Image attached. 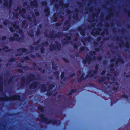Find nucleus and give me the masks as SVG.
Segmentation results:
<instances>
[{
	"mask_svg": "<svg viewBox=\"0 0 130 130\" xmlns=\"http://www.w3.org/2000/svg\"><path fill=\"white\" fill-rule=\"evenodd\" d=\"M91 57L89 55H87L85 59H83L82 60L83 63L85 65L87 64H90L91 63Z\"/></svg>",
	"mask_w": 130,
	"mask_h": 130,
	"instance_id": "7",
	"label": "nucleus"
},
{
	"mask_svg": "<svg viewBox=\"0 0 130 130\" xmlns=\"http://www.w3.org/2000/svg\"><path fill=\"white\" fill-rule=\"evenodd\" d=\"M47 1H43L42 2V6H47Z\"/></svg>",
	"mask_w": 130,
	"mask_h": 130,
	"instance_id": "40",
	"label": "nucleus"
},
{
	"mask_svg": "<svg viewBox=\"0 0 130 130\" xmlns=\"http://www.w3.org/2000/svg\"><path fill=\"white\" fill-rule=\"evenodd\" d=\"M54 31H53V30L52 31V32L50 34V35H49V36L48 35V33H44V35L45 37H47L50 38H51L50 37V35L51 34H52V33H53L52 35H53V36L54 35V34H55L54 33ZM55 38H54V37H53L51 38H52V39H55Z\"/></svg>",
	"mask_w": 130,
	"mask_h": 130,
	"instance_id": "29",
	"label": "nucleus"
},
{
	"mask_svg": "<svg viewBox=\"0 0 130 130\" xmlns=\"http://www.w3.org/2000/svg\"><path fill=\"white\" fill-rule=\"evenodd\" d=\"M125 45L126 46V47L127 48H129V47H130V45H129V43L128 42H127Z\"/></svg>",
	"mask_w": 130,
	"mask_h": 130,
	"instance_id": "64",
	"label": "nucleus"
},
{
	"mask_svg": "<svg viewBox=\"0 0 130 130\" xmlns=\"http://www.w3.org/2000/svg\"><path fill=\"white\" fill-rule=\"evenodd\" d=\"M37 10L36 9H34V11L35 12V15L36 16H39V13L38 11H37Z\"/></svg>",
	"mask_w": 130,
	"mask_h": 130,
	"instance_id": "43",
	"label": "nucleus"
},
{
	"mask_svg": "<svg viewBox=\"0 0 130 130\" xmlns=\"http://www.w3.org/2000/svg\"><path fill=\"white\" fill-rule=\"evenodd\" d=\"M39 84V82L37 81H34L29 86L30 89L33 90L36 89Z\"/></svg>",
	"mask_w": 130,
	"mask_h": 130,
	"instance_id": "8",
	"label": "nucleus"
},
{
	"mask_svg": "<svg viewBox=\"0 0 130 130\" xmlns=\"http://www.w3.org/2000/svg\"><path fill=\"white\" fill-rule=\"evenodd\" d=\"M21 98L20 95L16 94L12 96L9 97L6 95L4 97H0V101H8L10 100H20Z\"/></svg>",
	"mask_w": 130,
	"mask_h": 130,
	"instance_id": "3",
	"label": "nucleus"
},
{
	"mask_svg": "<svg viewBox=\"0 0 130 130\" xmlns=\"http://www.w3.org/2000/svg\"><path fill=\"white\" fill-rule=\"evenodd\" d=\"M107 78L108 79L109 78L105 76H102L100 78V79L98 80V81L99 83L103 82L105 81Z\"/></svg>",
	"mask_w": 130,
	"mask_h": 130,
	"instance_id": "20",
	"label": "nucleus"
},
{
	"mask_svg": "<svg viewBox=\"0 0 130 130\" xmlns=\"http://www.w3.org/2000/svg\"><path fill=\"white\" fill-rule=\"evenodd\" d=\"M25 83V76H23L21 78V86L22 87H23L24 86Z\"/></svg>",
	"mask_w": 130,
	"mask_h": 130,
	"instance_id": "18",
	"label": "nucleus"
},
{
	"mask_svg": "<svg viewBox=\"0 0 130 130\" xmlns=\"http://www.w3.org/2000/svg\"><path fill=\"white\" fill-rule=\"evenodd\" d=\"M54 7L57 10L59 8V5L58 4H55L54 5Z\"/></svg>",
	"mask_w": 130,
	"mask_h": 130,
	"instance_id": "61",
	"label": "nucleus"
},
{
	"mask_svg": "<svg viewBox=\"0 0 130 130\" xmlns=\"http://www.w3.org/2000/svg\"><path fill=\"white\" fill-rule=\"evenodd\" d=\"M55 43L56 45H55V44H50L49 49L51 51L55 50L57 49L58 50H60L61 47V44L59 43L58 41H56Z\"/></svg>",
	"mask_w": 130,
	"mask_h": 130,
	"instance_id": "6",
	"label": "nucleus"
},
{
	"mask_svg": "<svg viewBox=\"0 0 130 130\" xmlns=\"http://www.w3.org/2000/svg\"><path fill=\"white\" fill-rule=\"evenodd\" d=\"M3 6L5 7H7L8 5V2L6 1L3 3Z\"/></svg>",
	"mask_w": 130,
	"mask_h": 130,
	"instance_id": "55",
	"label": "nucleus"
},
{
	"mask_svg": "<svg viewBox=\"0 0 130 130\" xmlns=\"http://www.w3.org/2000/svg\"><path fill=\"white\" fill-rule=\"evenodd\" d=\"M75 14L73 16V18L74 19H75L76 20H79V19H78V13L79 11V9L77 8L75 9Z\"/></svg>",
	"mask_w": 130,
	"mask_h": 130,
	"instance_id": "10",
	"label": "nucleus"
},
{
	"mask_svg": "<svg viewBox=\"0 0 130 130\" xmlns=\"http://www.w3.org/2000/svg\"><path fill=\"white\" fill-rule=\"evenodd\" d=\"M95 70H92L88 71V75H90V77L91 78L95 76L94 78L95 79L97 77V76H95V75L97 74L98 73L99 69V64H96L95 66Z\"/></svg>",
	"mask_w": 130,
	"mask_h": 130,
	"instance_id": "5",
	"label": "nucleus"
},
{
	"mask_svg": "<svg viewBox=\"0 0 130 130\" xmlns=\"http://www.w3.org/2000/svg\"><path fill=\"white\" fill-rule=\"evenodd\" d=\"M71 43L72 45H73L74 48V49H78V46L76 43L73 44L72 41L71 42Z\"/></svg>",
	"mask_w": 130,
	"mask_h": 130,
	"instance_id": "34",
	"label": "nucleus"
},
{
	"mask_svg": "<svg viewBox=\"0 0 130 130\" xmlns=\"http://www.w3.org/2000/svg\"><path fill=\"white\" fill-rule=\"evenodd\" d=\"M51 19L52 20H53L54 22H55L58 19V18H54L53 17Z\"/></svg>",
	"mask_w": 130,
	"mask_h": 130,
	"instance_id": "60",
	"label": "nucleus"
},
{
	"mask_svg": "<svg viewBox=\"0 0 130 130\" xmlns=\"http://www.w3.org/2000/svg\"><path fill=\"white\" fill-rule=\"evenodd\" d=\"M47 84L48 86V90H52L55 87L54 84H52L49 85V83H48Z\"/></svg>",
	"mask_w": 130,
	"mask_h": 130,
	"instance_id": "22",
	"label": "nucleus"
},
{
	"mask_svg": "<svg viewBox=\"0 0 130 130\" xmlns=\"http://www.w3.org/2000/svg\"><path fill=\"white\" fill-rule=\"evenodd\" d=\"M13 16L14 17H15L16 18H17L18 16V13H15L14 12H13L12 13Z\"/></svg>",
	"mask_w": 130,
	"mask_h": 130,
	"instance_id": "50",
	"label": "nucleus"
},
{
	"mask_svg": "<svg viewBox=\"0 0 130 130\" xmlns=\"http://www.w3.org/2000/svg\"><path fill=\"white\" fill-rule=\"evenodd\" d=\"M30 6H35L36 7H37L39 5L37 1V0H34L31 1L30 2Z\"/></svg>",
	"mask_w": 130,
	"mask_h": 130,
	"instance_id": "13",
	"label": "nucleus"
},
{
	"mask_svg": "<svg viewBox=\"0 0 130 130\" xmlns=\"http://www.w3.org/2000/svg\"><path fill=\"white\" fill-rule=\"evenodd\" d=\"M70 21L67 20H66L64 23V26L67 25H69V24Z\"/></svg>",
	"mask_w": 130,
	"mask_h": 130,
	"instance_id": "51",
	"label": "nucleus"
},
{
	"mask_svg": "<svg viewBox=\"0 0 130 130\" xmlns=\"http://www.w3.org/2000/svg\"><path fill=\"white\" fill-rule=\"evenodd\" d=\"M45 48L43 47V46H42V47H41L40 48V52L42 54H44V52H45Z\"/></svg>",
	"mask_w": 130,
	"mask_h": 130,
	"instance_id": "45",
	"label": "nucleus"
},
{
	"mask_svg": "<svg viewBox=\"0 0 130 130\" xmlns=\"http://www.w3.org/2000/svg\"><path fill=\"white\" fill-rule=\"evenodd\" d=\"M95 25V23H94L91 25H88L87 26V28L88 29H90L93 26H94Z\"/></svg>",
	"mask_w": 130,
	"mask_h": 130,
	"instance_id": "52",
	"label": "nucleus"
},
{
	"mask_svg": "<svg viewBox=\"0 0 130 130\" xmlns=\"http://www.w3.org/2000/svg\"><path fill=\"white\" fill-rule=\"evenodd\" d=\"M38 109L42 113H44V107L43 106H39L38 107Z\"/></svg>",
	"mask_w": 130,
	"mask_h": 130,
	"instance_id": "30",
	"label": "nucleus"
},
{
	"mask_svg": "<svg viewBox=\"0 0 130 130\" xmlns=\"http://www.w3.org/2000/svg\"><path fill=\"white\" fill-rule=\"evenodd\" d=\"M77 29L80 32L81 35L83 36H85L86 34L85 30V29H83L81 26L77 28Z\"/></svg>",
	"mask_w": 130,
	"mask_h": 130,
	"instance_id": "12",
	"label": "nucleus"
},
{
	"mask_svg": "<svg viewBox=\"0 0 130 130\" xmlns=\"http://www.w3.org/2000/svg\"><path fill=\"white\" fill-rule=\"evenodd\" d=\"M66 12L68 14H70L72 13L71 11L69 9L67 10Z\"/></svg>",
	"mask_w": 130,
	"mask_h": 130,
	"instance_id": "62",
	"label": "nucleus"
},
{
	"mask_svg": "<svg viewBox=\"0 0 130 130\" xmlns=\"http://www.w3.org/2000/svg\"><path fill=\"white\" fill-rule=\"evenodd\" d=\"M12 0H9L8 3V6L9 8H10L12 6Z\"/></svg>",
	"mask_w": 130,
	"mask_h": 130,
	"instance_id": "47",
	"label": "nucleus"
},
{
	"mask_svg": "<svg viewBox=\"0 0 130 130\" xmlns=\"http://www.w3.org/2000/svg\"><path fill=\"white\" fill-rule=\"evenodd\" d=\"M49 44V42H48V41H45L44 42H43L42 43L41 45L40 44L39 45L37 46L36 47H35V49L36 50H37L38 49V47H40L41 46L42 47L45 44L46 45H48Z\"/></svg>",
	"mask_w": 130,
	"mask_h": 130,
	"instance_id": "21",
	"label": "nucleus"
},
{
	"mask_svg": "<svg viewBox=\"0 0 130 130\" xmlns=\"http://www.w3.org/2000/svg\"><path fill=\"white\" fill-rule=\"evenodd\" d=\"M89 54L91 56H92L94 55H96V52L95 51H90L89 52Z\"/></svg>",
	"mask_w": 130,
	"mask_h": 130,
	"instance_id": "39",
	"label": "nucleus"
},
{
	"mask_svg": "<svg viewBox=\"0 0 130 130\" xmlns=\"http://www.w3.org/2000/svg\"><path fill=\"white\" fill-rule=\"evenodd\" d=\"M85 47L84 46H82L79 50V53H80L82 52L83 51L85 50Z\"/></svg>",
	"mask_w": 130,
	"mask_h": 130,
	"instance_id": "35",
	"label": "nucleus"
},
{
	"mask_svg": "<svg viewBox=\"0 0 130 130\" xmlns=\"http://www.w3.org/2000/svg\"><path fill=\"white\" fill-rule=\"evenodd\" d=\"M2 83H0V92H2L3 91V86L2 85Z\"/></svg>",
	"mask_w": 130,
	"mask_h": 130,
	"instance_id": "59",
	"label": "nucleus"
},
{
	"mask_svg": "<svg viewBox=\"0 0 130 130\" xmlns=\"http://www.w3.org/2000/svg\"><path fill=\"white\" fill-rule=\"evenodd\" d=\"M17 51L19 52H20L21 50L23 53H25L27 52V50L25 48H20L17 49Z\"/></svg>",
	"mask_w": 130,
	"mask_h": 130,
	"instance_id": "28",
	"label": "nucleus"
},
{
	"mask_svg": "<svg viewBox=\"0 0 130 130\" xmlns=\"http://www.w3.org/2000/svg\"><path fill=\"white\" fill-rule=\"evenodd\" d=\"M113 15V14L112 13H110L109 15V16H107L106 18V19L107 20H108L110 18V17H111Z\"/></svg>",
	"mask_w": 130,
	"mask_h": 130,
	"instance_id": "49",
	"label": "nucleus"
},
{
	"mask_svg": "<svg viewBox=\"0 0 130 130\" xmlns=\"http://www.w3.org/2000/svg\"><path fill=\"white\" fill-rule=\"evenodd\" d=\"M8 20H6L5 21H4L3 22V23L5 26H6L7 24V22Z\"/></svg>",
	"mask_w": 130,
	"mask_h": 130,
	"instance_id": "57",
	"label": "nucleus"
},
{
	"mask_svg": "<svg viewBox=\"0 0 130 130\" xmlns=\"http://www.w3.org/2000/svg\"><path fill=\"white\" fill-rule=\"evenodd\" d=\"M52 34H51L50 35V37L51 38H52L54 37V38H60L62 37L63 36H64L66 37L67 39H64V40H66V41H62V43L63 45L66 44H68L71 41L70 40H71V36L72 35V33L69 34L68 33H64L62 32H59L56 34H54L53 36Z\"/></svg>",
	"mask_w": 130,
	"mask_h": 130,
	"instance_id": "1",
	"label": "nucleus"
},
{
	"mask_svg": "<svg viewBox=\"0 0 130 130\" xmlns=\"http://www.w3.org/2000/svg\"><path fill=\"white\" fill-rule=\"evenodd\" d=\"M70 27V25H68L67 26L64 27L63 28V29L65 31H68Z\"/></svg>",
	"mask_w": 130,
	"mask_h": 130,
	"instance_id": "38",
	"label": "nucleus"
},
{
	"mask_svg": "<svg viewBox=\"0 0 130 130\" xmlns=\"http://www.w3.org/2000/svg\"><path fill=\"white\" fill-rule=\"evenodd\" d=\"M118 58V60L116 62L115 64L117 66L118 65L119 63L123 64L124 63V60L122 58V57L120 56Z\"/></svg>",
	"mask_w": 130,
	"mask_h": 130,
	"instance_id": "14",
	"label": "nucleus"
},
{
	"mask_svg": "<svg viewBox=\"0 0 130 130\" xmlns=\"http://www.w3.org/2000/svg\"><path fill=\"white\" fill-rule=\"evenodd\" d=\"M40 90L41 92H43L46 90V87L44 84H42L40 85Z\"/></svg>",
	"mask_w": 130,
	"mask_h": 130,
	"instance_id": "15",
	"label": "nucleus"
},
{
	"mask_svg": "<svg viewBox=\"0 0 130 130\" xmlns=\"http://www.w3.org/2000/svg\"><path fill=\"white\" fill-rule=\"evenodd\" d=\"M21 8L19 7H17L16 10V11H18L19 10V13L20 14H22V13H23V14H22V17L24 18H25L26 17L24 15V14H25L26 12V10L25 9L23 8L22 10H20Z\"/></svg>",
	"mask_w": 130,
	"mask_h": 130,
	"instance_id": "9",
	"label": "nucleus"
},
{
	"mask_svg": "<svg viewBox=\"0 0 130 130\" xmlns=\"http://www.w3.org/2000/svg\"><path fill=\"white\" fill-rule=\"evenodd\" d=\"M45 16L48 17L50 14V10L49 8L48 7H46L44 10Z\"/></svg>",
	"mask_w": 130,
	"mask_h": 130,
	"instance_id": "17",
	"label": "nucleus"
},
{
	"mask_svg": "<svg viewBox=\"0 0 130 130\" xmlns=\"http://www.w3.org/2000/svg\"><path fill=\"white\" fill-rule=\"evenodd\" d=\"M85 75V74L84 73H83L82 74L81 76H80V78L82 79L83 80H84L86 78H87L89 77H90V75L88 74L85 76V77H84Z\"/></svg>",
	"mask_w": 130,
	"mask_h": 130,
	"instance_id": "24",
	"label": "nucleus"
},
{
	"mask_svg": "<svg viewBox=\"0 0 130 130\" xmlns=\"http://www.w3.org/2000/svg\"><path fill=\"white\" fill-rule=\"evenodd\" d=\"M54 74L55 76L57 77V78H58L59 76V73L58 71L55 72L54 73Z\"/></svg>",
	"mask_w": 130,
	"mask_h": 130,
	"instance_id": "42",
	"label": "nucleus"
},
{
	"mask_svg": "<svg viewBox=\"0 0 130 130\" xmlns=\"http://www.w3.org/2000/svg\"><path fill=\"white\" fill-rule=\"evenodd\" d=\"M52 64L53 65V66H52V69L54 70H55L57 68V67L56 66H54L53 65L54 64V62H52Z\"/></svg>",
	"mask_w": 130,
	"mask_h": 130,
	"instance_id": "58",
	"label": "nucleus"
},
{
	"mask_svg": "<svg viewBox=\"0 0 130 130\" xmlns=\"http://www.w3.org/2000/svg\"><path fill=\"white\" fill-rule=\"evenodd\" d=\"M39 117L41 123H46L47 124H52L53 125L58 126L61 123L60 120H57L48 119V118L44 116V115L43 114L40 115Z\"/></svg>",
	"mask_w": 130,
	"mask_h": 130,
	"instance_id": "2",
	"label": "nucleus"
},
{
	"mask_svg": "<svg viewBox=\"0 0 130 130\" xmlns=\"http://www.w3.org/2000/svg\"><path fill=\"white\" fill-rule=\"evenodd\" d=\"M35 76L34 74L32 73H30L29 76L27 77V82H29L35 79Z\"/></svg>",
	"mask_w": 130,
	"mask_h": 130,
	"instance_id": "11",
	"label": "nucleus"
},
{
	"mask_svg": "<svg viewBox=\"0 0 130 130\" xmlns=\"http://www.w3.org/2000/svg\"><path fill=\"white\" fill-rule=\"evenodd\" d=\"M83 39L85 41L90 42L91 40L92 37L91 36H89L88 37H84Z\"/></svg>",
	"mask_w": 130,
	"mask_h": 130,
	"instance_id": "25",
	"label": "nucleus"
},
{
	"mask_svg": "<svg viewBox=\"0 0 130 130\" xmlns=\"http://www.w3.org/2000/svg\"><path fill=\"white\" fill-rule=\"evenodd\" d=\"M32 30V32L30 33H28V35L31 37H33L34 36V34L33 30L31 29V31Z\"/></svg>",
	"mask_w": 130,
	"mask_h": 130,
	"instance_id": "37",
	"label": "nucleus"
},
{
	"mask_svg": "<svg viewBox=\"0 0 130 130\" xmlns=\"http://www.w3.org/2000/svg\"><path fill=\"white\" fill-rule=\"evenodd\" d=\"M16 59L15 58H12L8 60L9 62H15Z\"/></svg>",
	"mask_w": 130,
	"mask_h": 130,
	"instance_id": "46",
	"label": "nucleus"
},
{
	"mask_svg": "<svg viewBox=\"0 0 130 130\" xmlns=\"http://www.w3.org/2000/svg\"><path fill=\"white\" fill-rule=\"evenodd\" d=\"M2 50H4L5 52H10L12 50V49H9L8 46H5L2 49L0 48V52Z\"/></svg>",
	"mask_w": 130,
	"mask_h": 130,
	"instance_id": "23",
	"label": "nucleus"
},
{
	"mask_svg": "<svg viewBox=\"0 0 130 130\" xmlns=\"http://www.w3.org/2000/svg\"><path fill=\"white\" fill-rule=\"evenodd\" d=\"M124 10L128 14V15L130 17V10H127L126 8H125Z\"/></svg>",
	"mask_w": 130,
	"mask_h": 130,
	"instance_id": "48",
	"label": "nucleus"
},
{
	"mask_svg": "<svg viewBox=\"0 0 130 130\" xmlns=\"http://www.w3.org/2000/svg\"><path fill=\"white\" fill-rule=\"evenodd\" d=\"M14 36L10 37L9 38V40L11 41H14L16 40L19 43H22L24 42V39L22 37H19L18 34L17 33L13 34Z\"/></svg>",
	"mask_w": 130,
	"mask_h": 130,
	"instance_id": "4",
	"label": "nucleus"
},
{
	"mask_svg": "<svg viewBox=\"0 0 130 130\" xmlns=\"http://www.w3.org/2000/svg\"><path fill=\"white\" fill-rule=\"evenodd\" d=\"M11 24L13 25V27L15 29H18L19 28V26L18 25H17V23L16 22H11Z\"/></svg>",
	"mask_w": 130,
	"mask_h": 130,
	"instance_id": "27",
	"label": "nucleus"
},
{
	"mask_svg": "<svg viewBox=\"0 0 130 130\" xmlns=\"http://www.w3.org/2000/svg\"><path fill=\"white\" fill-rule=\"evenodd\" d=\"M65 72H62L61 74L60 75V78L61 79H62L64 77Z\"/></svg>",
	"mask_w": 130,
	"mask_h": 130,
	"instance_id": "41",
	"label": "nucleus"
},
{
	"mask_svg": "<svg viewBox=\"0 0 130 130\" xmlns=\"http://www.w3.org/2000/svg\"><path fill=\"white\" fill-rule=\"evenodd\" d=\"M18 33L19 34L21 35V34H23L24 33L22 29H20L18 30ZM22 36H24V35H23Z\"/></svg>",
	"mask_w": 130,
	"mask_h": 130,
	"instance_id": "44",
	"label": "nucleus"
},
{
	"mask_svg": "<svg viewBox=\"0 0 130 130\" xmlns=\"http://www.w3.org/2000/svg\"><path fill=\"white\" fill-rule=\"evenodd\" d=\"M26 23V20H24L22 21L21 25V26L22 28L24 27L25 26Z\"/></svg>",
	"mask_w": 130,
	"mask_h": 130,
	"instance_id": "36",
	"label": "nucleus"
},
{
	"mask_svg": "<svg viewBox=\"0 0 130 130\" xmlns=\"http://www.w3.org/2000/svg\"><path fill=\"white\" fill-rule=\"evenodd\" d=\"M95 29L97 30L96 32H94L93 31L91 32V34L92 35L94 36L95 35H98L100 32L102 30V29L100 27L96 28Z\"/></svg>",
	"mask_w": 130,
	"mask_h": 130,
	"instance_id": "16",
	"label": "nucleus"
},
{
	"mask_svg": "<svg viewBox=\"0 0 130 130\" xmlns=\"http://www.w3.org/2000/svg\"><path fill=\"white\" fill-rule=\"evenodd\" d=\"M17 66L18 67H19L24 70H26L28 69V67L27 66H23L20 63H19L17 64Z\"/></svg>",
	"mask_w": 130,
	"mask_h": 130,
	"instance_id": "19",
	"label": "nucleus"
},
{
	"mask_svg": "<svg viewBox=\"0 0 130 130\" xmlns=\"http://www.w3.org/2000/svg\"><path fill=\"white\" fill-rule=\"evenodd\" d=\"M122 97L123 98H125L126 99H128V96L125 95V94H123L122 95Z\"/></svg>",
	"mask_w": 130,
	"mask_h": 130,
	"instance_id": "53",
	"label": "nucleus"
},
{
	"mask_svg": "<svg viewBox=\"0 0 130 130\" xmlns=\"http://www.w3.org/2000/svg\"><path fill=\"white\" fill-rule=\"evenodd\" d=\"M115 84L116 85H117L118 86L116 87H113V90H114L117 91L119 89V85L117 82H115Z\"/></svg>",
	"mask_w": 130,
	"mask_h": 130,
	"instance_id": "32",
	"label": "nucleus"
},
{
	"mask_svg": "<svg viewBox=\"0 0 130 130\" xmlns=\"http://www.w3.org/2000/svg\"><path fill=\"white\" fill-rule=\"evenodd\" d=\"M78 89H72L70 92V93L68 94V96L71 95L73 93H75V92H78V91H77Z\"/></svg>",
	"mask_w": 130,
	"mask_h": 130,
	"instance_id": "26",
	"label": "nucleus"
},
{
	"mask_svg": "<svg viewBox=\"0 0 130 130\" xmlns=\"http://www.w3.org/2000/svg\"><path fill=\"white\" fill-rule=\"evenodd\" d=\"M63 60L67 63H69V61L67 59L64 57L62 58Z\"/></svg>",
	"mask_w": 130,
	"mask_h": 130,
	"instance_id": "56",
	"label": "nucleus"
},
{
	"mask_svg": "<svg viewBox=\"0 0 130 130\" xmlns=\"http://www.w3.org/2000/svg\"><path fill=\"white\" fill-rule=\"evenodd\" d=\"M116 38H117V40L118 41H121V43H119V46L120 47H121L124 44V42L123 41L120 39H119V37L118 36L116 37Z\"/></svg>",
	"mask_w": 130,
	"mask_h": 130,
	"instance_id": "31",
	"label": "nucleus"
},
{
	"mask_svg": "<svg viewBox=\"0 0 130 130\" xmlns=\"http://www.w3.org/2000/svg\"><path fill=\"white\" fill-rule=\"evenodd\" d=\"M15 78L14 76H11L8 81V83L9 84L11 83Z\"/></svg>",
	"mask_w": 130,
	"mask_h": 130,
	"instance_id": "33",
	"label": "nucleus"
},
{
	"mask_svg": "<svg viewBox=\"0 0 130 130\" xmlns=\"http://www.w3.org/2000/svg\"><path fill=\"white\" fill-rule=\"evenodd\" d=\"M27 19L29 20V21L30 22H31L32 21V18L30 16H28L27 18Z\"/></svg>",
	"mask_w": 130,
	"mask_h": 130,
	"instance_id": "63",
	"label": "nucleus"
},
{
	"mask_svg": "<svg viewBox=\"0 0 130 130\" xmlns=\"http://www.w3.org/2000/svg\"><path fill=\"white\" fill-rule=\"evenodd\" d=\"M40 42V40H39L36 41L34 42L33 43V45H36L39 44Z\"/></svg>",
	"mask_w": 130,
	"mask_h": 130,
	"instance_id": "54",
	"label": "nucleus"
}]
</instances>
